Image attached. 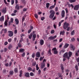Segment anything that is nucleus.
<instances>
[{"label":"nucleus","instance_id":"nucleus-1","mask_svg":"<svg viewBox=\"0 0 79 79\" xmlns=\"http://www.w3.org/2000/svg\"><path fill=\"white\" fill-rule=\"evenodd\" d=\"M49 13H51L49 16V18L50 19H52V20H53V21L55 20V19H56V17H54V16H55V11H54L53 10H50Z\"/></svg>","mask_w":79,"mask_h":79},{"label":"nucleus","instance_id":"nucleus-2","mask_svg":"<svg viewBox=\"0 0 79 79\" xmlns=\"http://www.w3.org/2000/svg\"><path fill=\"white\" fill-rule=\"evenodd\" d=\"M68 26H69V23H67V22H65L64 23L63 28L64 29H66V28L68 27Z\"/></svg>","mask_w":79,"mask_h":79},{"label":"nucleus","instance_id":"nucleus-3","mask_svg":"<svg viewBox=\"0 0 79 79\" xmlns=\"http://www.w3.org/2000/svg\"><path fill=\"white\" fill-rule=\"evenodd\" d=\"M56 37V35H55L54 36H51L48 38L49 40H54Z\"/></svg>","mask_w":79,"mask_h":79},{"label":"nucleus","instance_id":"nucleus-4","mask_svg":"<svg viewBox=\"0 0 79 79\" xmlns=\"http://www.w3.org/2000/svg\"><path fill=\"white\" fill-rule=\"evenodd\" d=\"M8 36L9 37H12L13 36V32L12 31H8Z\"/></svg>","mask_w":79,"mask_h":79},{"label":"nucleus","instance_id":"nucleus-5","mask_svg":"<svg viewBox=\"0 0 79 79\" xmlns=\"http://www.w3.org/2000/svg\"><path fill=\"white\" fill-rule=\"evenodd\" d=\"M70 48L71 50H74L75 49V47L72 44L70 45Z\"/></svg>","mask_w":79,"mask_h":79},{"label":"nucleus","instance_id":"nucleus-6","mask_svg":"<svg viewBox=\"0 0 79 79\" xmlns=\"http://www.w3.org/2000/svg\"><path fill=\"white\" fill-rule=\"evenodd\" d=\"M5 19V18H4V16H2L1 17H0V21L1 22H3Z\"/></svg>","mask_w":79,"mask_h":79},{"label":"nucleus","instance_id":"nucleus-7","mask_svg":"<svg viewBox=\"0 0 79 79\" xmlns=\"http://www.w3.org/2000/svg\"><path fill=\"white\" fill-rule=\"evenodd\" d=\"M79 5H78L75 6L74 7L73 9L74 10H78V9H79Z\"/></svg>","mask_w":79,"mask_h":79},{"label":"nucleus","instance_id":"nucleus-8","mask_svg":"<svg viewBox=\"0 0 79 79\" xmlns=\"http://www.w3.org/2000/svg\"><path fill=\"white\" fill-rule=\"evenodd\" d=\"M65 14V12L64 10H63L61 12V15L62 18L64 17V14Z\"/></svg>","mask_w":79,"mask_h":79},{"label":"nucleus","instance_id":"nucleus-9","mask_svg":"<svg viewBox=\"0 0 79 79\" xmlns=\"http://www.w3.org/2000/svg\"><path fill=\"white\" fill-rule=\"evenodd\" d=\"M68 52H66L64 54L63 56L64 58H67L68 59V57H69L68 55Z\"/></svg>","mask_w":79,"mask_h":79},{"label":"nucleus","instance_id":"nucleus-10","mask_svg":"<svg viewBox=\"0 0 79 79\" xmlns=\"http://www.w3.org/2000/svg\"><path fill=\"white\" fill-rule=\"evenodd\" d=\"M6 7L4 8L2 10V13L4 14L6 13Z\"/></svg>","mask_w":79,"mask_h":79},{"label":"nucleus","instance_id":"nucleus-11","mask_svg":"<svg viewBox=\"0 0 79 79\" xmlns=\"http://www.w3.org/2000/svg\"><path fill=\"white\" fill-rule=\"evenodd\" d=\"M36 56L37 58H39L40 56V53L39 52H37L36 54Z\"/></svg>","mask_w":79,"mask_h":79},{"label":"nucleus","instance_id":"nucleus-12","mask_svg":"<svg viewBox=\"0 0 79 79\" xmlns=\"http://www.w3.org/2000/svg\"><path fill=\"white\" fill-rule=\"evenodd\" d=\"M69 54V57H68V59L69 60V58L71 57V56L72 55V52H69L68 53Z\"/></svg>","mask_w":79,"mask_h":79},{"label":"nucleus","instance_id":"nucleus-13","mask_svg":"<svg viewBox=\"0 0 79 79\" xmlns=\"http://www.w3.org/2000/svg\"><path fill=\"white\" fill-rule=\"evenodd\" d=\"M40 44L41 45H43L44 44V41L43 40H41L40 41Z\"/></svg>","mask_w":79,"mask_h":79},{"label":"nucleus","instance_id":"nucleus-14","mask_svg":"<svg viewBox=\"0 0 79 79\" xmlns=\"http://www.w3.org/2000/svg\"><path fill=\"white\" fill-rule=\"evenodd\" d=\"M68 46H69V44L65 43L64 46V48H66L67 47H68Z\"/></svg>","mask_w":79,"mask_h":79},{"label":"nucleus","instance_id":"nucleus-15","mask_svg":"<svg viewBox=\"0 0 79 79\" xmlns=\"http://www.w3.org/2000/svg\"><path fill=\"white\" fill-rule=\"evenodd\" d=\"M36 38V34H34L33 35V37H32V39L33 41H34V40H35V39Z\"/></svg>","mask_w":79,"mask_h":79},{"label":"nucleus","instance_id":"nucleus-16","mask_svg":"<svg viewBox=\"0 0 79 79\" xmlns=\"http://www.w3.org/2000/svg\"><path fill=\"white\" fill-rule=\"evenodd\" d=\"M4 26H6V27H7V26L8 25V21L6 20L4 23Z\"/></svg>","mask_w":79,"mask_h":79},{"label":"nucleus","instance_id":"nucleus-17","mask_svg":"<svg viewBox=\"0 0 79 79\" xmlns=\"http://www.w3.org/2000/svg\"><path fill=\"white\" fill-rule=\"evenodd\" d=\"M64 52H65V50L64 49L62 50H60L59 53L60 55H61V54H63V53H64Z\"/></svg>","mask_w":79,"mask_h":79},{"label":"nucleus","instance_id":"nucleus-18","mask_svg":"<svg viewBox=\"0 0 79 79\" xmlns=\"http://www.w3.org/2000/svg\"><path fill=\"white\" fill-rule=\"evenodd\" d=\"M25 76L27 77H29V73L28 72L26 73L25 74Z\"/></svg>","mask_w":79,"mask_h":79},{"label":"nucleus","instance_id":"nucleus-19","mask_svg":"<svg viewBox=\"0 0 79 79\" xmlns=\"http://www.w3.org/2000/svg\"><path fill=\"white\" fill-rule=\"evenodd\" d=\"M8 48L9 50H11V48H13V46H12V45H11V44H10L9 45Z\"/></svg>","mask_w":79,"mask_h":79},{"label":"nucleus","instance_id":"nucleus-20","mask_svg":"<svg viewBox=\"0 0 79 79\" xmlns=\"http://www.w3.org/2000/svg\"><path fill=\"white\" fill-rule=\"evenodd\" d=\"M64 31H61L60 32V35H64V34L65 33Z\"/></svg>","mask_w":79,"mask_h":79},{"label":"nucleus","instance_id":"nucleus-21","mask_svg":"<svg viewBox=\"0 0 79 79\" xmlns=\"http://www.w3.org/2000/svg\"><path fill=\"white\" fill-rule=\"evenodd\" d=\"M2 31H4V33H6V32H7V29L6 28L5 29H2Z\"/></svg>","mask_w":79,"mask_h":79},{"label":"nucleus","instance_id":"nucleus-22","mask_svg":"<svg viewBox=\"0 0 79 79\" xmlns=\"http://www.w3.org/2000/svg\"><path fill=\"white\" fill-rule=\"evenodd\" d=\"M19 52H22V53H23L24 52V49L21 48L19 50Z\"/></svg>","mask_w":79,"mask_h":79},{"label":"nucleus","instance_id":"nucleus-23","mask_svg":"<svg viewBox=\"0 0 79 79\" xmlns=\"http://www.w3.org/2000/svg\"><path fill=\"white\" fill-rule=\"evenodd\" d=\"M15 20L16 22V24H19V20H18V19H16Z\"/></svg>","mask_w":79,"mask_h":79},{"label":"nucleus","instance_id":"nucleus-24","mask_svg":"<svg viewBox=\"0 0 79 79\" xmlns=\"http://www.w3.org/2000/svg\"><path fill=\"white\" fill-rule=\"evenodd\" d=\"M50 6V3H47L46 4V7L47 8H48V7Z\"/></svg>","mask_w":79,"mask_h":79},{"label":"nucleus","instance_id":"nucleus-25","mask_svg":"<svg viewBox=\"0 0 79 79\" xmlns=\"http://www.w3.org/2000/svg\"><path fill=\"white\" fill-rule=\"evenodd\" d=\"M10 75H13L14 74V72L13 70H11L10 72Z\"/></svg>","mask_w":79,"mask_h":79},{"label":"nucleus","instance_id":"nucleus-26","mask_svg":"<svg viewBox=\"0 0 79 79\" xmlns=\"http://www.w3.org/2000/svg\"><path fill=\"white\" fill-rule=\"evenodd\" d=\"M14 72L17 73H18V69L17 68H15L14 69Z\"/></svg>","mask_w":79,"mask_h":79},{"label":"nucleus","instance_id":"nucleus-27","mask_svg":"<svg viewBox=\"0 0 79 79\" xmlns=\"http://www.w3.org/2000/svg\"><path fill=\"white\" fill-rule=\"evenodd\" d=\"M15 8L16 10H19V5H16L15 6Z\"/></svg>","mask_w":79,"mask_h":79},{"label":"nucleus","instance_id":"nucleus-28","mask_svg":"<svg viewBox=\"0 0 79 79\" xmlns=\"http://www.w3.org/2000/svg\"><path fill=\"white\" fill-rule=\"evenodd\" d=\"M45 67V63H43L41 65V68H44Z\"/></svg>","mask_w":79,"mask_h":79},{"label":"nucleus","instance_id":"nucleus-29","mask_svg":"<svg viewBox=\"0 0 79 79\" xmlns=\"http://www.w3.org/2000/svg\"><path fill=\"white\" fill-rule=\"evenodd\" d=\"M79 50L77 51L76 52V56H78V55H79Z\"/></svg>","mask_w":79,"mask_h":79},{"label":"nucleus","instance_id":"nucleus-30","mask_svg":"<svg viewBox=\"0 0 79 79\" xmlns=\"http://www.w3.org/2000/svg\"><path fill=\"white\" fill-rule=\"evenodd\" d=\"M76 0H69V2L71 3H74L76 2Z\"/></svg>","mask_w":79,"mask_h":79},{"label":"nucleus","instance_id":"nucleus-31","mask_svg":"<svg viewBox=\"0 0 79 79\" xmlns=\"http://www.w3.org/2000/svg\"><path fill=\"white\" fill-rule=\"evenodd\" d=\"M74 30H73L72 32H71V35H74L75 34Z\"/></svg>","mask_w":79,"mask_h":79},{"label":"nucleus","instance_id":"nucleus-32","mask_svg":"<svg viewBox=\"0 0 79 79\" xmlns=\"http://www.w3.org/2000/svg\"><path fill=\"white\" fill-rule=\"evenodd\" d=\"M71 42H74V41L75 40V39H74V38L73 37L71 39Z\"/></svg>","mask_w":79,"mask_h":79},{"label":"nucleus","instance_id":"nucleus-33","mask_svg":"<svg viewBox=\"0 0 79 79\" xmlns=\"http://www.w3.org/2000/svg\"><path fill=\"white\" fill-rule=\"evenodd\" d=\"M32 33H31L29 36V39H31V38H32Z\"/></svg>","mask_w":79,"mask_h":79},{"label":"nucleus","instance_id":"nucleus-34","mask_svg":"<svg viewBox=\"0 0 79 79\" xmlns=\"http://www.w3.org/2000/svg\"><path fill=\"white\" fill-rule=\"evenodd\" d=\"M55 8V6H50V10H52V9H53V8Z\"/></svg>","mask_w":79,"mask_h":79},{"label":"nucleus","instance_id":"nucleus-35","mask_svg":"<svg viewBox=\"0 0 79 79\" xmlns=\"http://www.w3.org/2000/svg\"><path fill=\"white\" fill-rule=\"evenodd\" d=\"M30 75L31 76H34V74L33 73L31 72L30 73Z\"/></svg>","mask_w":79,"mask_h":79},{"label":"nucleus","instance_id":"nucleus-36","mask_svg":"<svg viewBox=\"0 0 79 79\" xmlns=\"http://www.w3.org/2000/svg\"><path fill=\"white\" fill-rule=\"evenodd\" d=\"M75 68L76 69V71H78V66H77V65H76L75 66Z\"/></svg>","mask_w":79,"mask_h":79},{"label":"nucleus","instance_id":"nucleus-37","mask_svg":"<svg viewBox=\"0 0 79 79\" xmlns=\"http://www.w3.org/2000/svg\"><path fill=\"white\" fill-rule=\"evenodd\" d=\"M54 54H57L58 53V51L56 50L54 51Z\"/></svg>","mask_w":79,"mask_h":79},{"label":"nucleus","instance_id":"nucleus-38","mask_svg":"<svg viewBox=\"0 0 79 79\" xmlns=\"http://www.w3.org/2000/svg\"><path fill=\"white\" fill-rule=\"evenodd\" d=\"M31 56L32 58H34V57H35V53L34 52L32 53Z\"/></svg>","mask_w":79,"mask_h":79},{"label":"nucleus","instance_id":"nucleus-39","mask_svg":"<svg viewBox=\"0 0 79 79\" xmlns=\"http://www.w3.org/2000/svg\"><path fill=\"white\" fill-rule=\"evenodd\" d=\"M60 67L61 68V69L62 70H63V69H64V67H63V65H61Z\"/></svg>","mask_w":79,"mask_h":79},{"label":"nucleus","instance_id":"nucleus-40","mask_svg":"<svg viewBox=\"0 0 79 79\" xmlns=\"http://www.w3.org/2000/svg\"><path fill=\"white\" fill-rule=\"evenodd\" d=\"M36 67L37 71H38V70H39V68L38 67V65L37 64L36 65Z\"/></svg>","mask_w":79,"mask_h":79},{"label":"nucleus","instance_id":"nucleus-41","mask_svg":"<svg viewBox=\"0 0 79 79\" xmlns=\"http://www.w3.org/2000/svg\"><path fill=\"white\" fill-rule=\"evenodd\" d=\"M36 64V62H33L32 64V66H35V65Z\"/></svg>","mask_w":79,"mask_h":79},{"label":"nucleus","instance_id":"nucleus-42","mask_svg":"<svg viewBox=\"0 0 79 79\" xmlns=\"http://www.w3.org/2000/svg\"><path fill=\"white\" fill-rule=\"evenodd\" d=\"M14 2H15V1H14V0H11V5H13V4H14Z\"/></svg>","mask_w":79,"mask_h":79},{"label":"nucleus","instance_id":"nucleus-43","mask_svg":"<svg viewBox=\"0 0 79 79\" xmlns=\"http://www.w3.org/2000/svg\"><path fill=\"white\" fill-rule=\"evenodd\" d=\"M27 70L28 71H32V68L31 67H28Z\"/></svg>","mask_w":79,"mask_h":79},{"label":"nucleus","instance_id":"nucleus-44","mask_svg":"<svg viewBox=\"0 0 79 79\" xmlns=\"http://www.w3.org/2000/svg\"><path fill=\"white\" fill-rule=\"evenodd\" d=\"M65 10L66 11V14L68 13V10L67 8H65Z\"/></svg>","mask_w":79,"mask_h":79},{"label":"nucleus","instance_id":"nucleus-45","mask_svg":"<svg viewBox=\"0 0 79 79\" xmlns=\"http://www.w3.org/2000/svg\"><path fill=\"white\" fill-rule=\"evenodd\" d=\"M55 50H56V48H54L52 49V51H55Z\"/></svg>","mask_w":79,"mask_h":79},{"label":"nucleus","instance_id":"nucleus-46","mask_svg":"<svg viewBox=\"0 0 79 79\" xmlns=\"http://www.w3.org/2000/svg\"><path fill=\"white\" fill-rule=\"evenodd\" d=\"M48 53L49 55H52V53H51V49H49L48 51Z\"/></svg>","mask_w":79,"mask_h":79},{"label":"nucleus","instance_id":"nucleus-47","mask_svg":"<svg viewBox=\"0 0 79 79\" xmlns=\"http://www.w3.org/2000/svg\"><path fill=\"white\" fill-rule=\"evenodd\" d=\"M22 56L23 57H24L25 56V52H23L22 54Z\"/></svg>","mask_w":79,"mask_h":79},{"label":"nucleus","instance_id":"nucleus-48","mask_svg":"<svg viewBox=\"0 0 79 79\" xmlns=\"http://www.w3.org/2000/svg\"><path fill=\"white\" fill-rule=\"evenodd\" d=\"M20 36H21V37H22V38L23 36H25V35H24V34H22L20 35Z\"/></svg>","mask_w":79,"mask_h":79},{"label":"nucleus","instance_id":"nucleus-49","mask_svg":"<svg viewBox=\"0 0 79 79\" xmlns=\"http://www.w3.org/2000/svg\"><path fill=\"white\" fill-rule=\"evenodd\" d=\"M18 46L19 47H21V44H20V43H19L18 44Z\"/></svg>","mask_w":79,"mask_h":79},{"label":"nucleus","instance_id":"nucleus-50","mask_svg":"<svg viewBox=\"0 0 79 79\" xmlns=\"http://www.w3.org/2000/svg\"><path fill=\"white\" fill-rule=\"evenodd\" d=\"M10 21L11 23H13V18H11L10 19Z\"/></svg>","mask_w":79,"mask_h":79},{"label":"nucleus","instance_id":"nucleus-51","mask_svg":"<svg viewBox=\"0 0 79 79\" xmlns=\"http://www.w3.org/2000/svg\"><path fill=\"white\" fill-rule=\"evenodd\" d=\"M35 18H37V19L38 18V15H37V14H35Z\"/></svg>","mask_w":79,"mask_h":79},{"label":"nucleus","instance_id":"nucleus-52","mask_svg":"<svg viewBox=\"0 0 79 79\" xmlns=\"http://www.w3.org/2000/svg\"><path fill=\"white\" fill-rule=\"evenodd\" d=\"M54 32H55V31H54L53 30H52L51 32V34H53Z\"/></svg>","mask_w":79,"mask_h":79},{"label":"nucleus","instance_id":"nucleus-53","mask_svg":"<svg viewBox=\"0 0 79 79\" xmlns=\"http://www.w3.org/2000/svg\"><path fill=\"white\" fill-rule=\"evenodd\" d=\"M11 64H12V62H10L9 64V66H11Z\"/></svg>","mask_w":79,"mask_h":79},{"label":"nucleus","instance_id":"nucleus-54","mask_svg":"<svg viewBox=\"0 0 79 79\" xmlns=\"http://www.w3.org/2000/svg\"><path fill=\"white\" fill-rule=\"evenodd\" d=\"M11 39H9L8 40V42H11Z\"/></svg>","mask_w":79,"mask_h":79},{"label":"nucleus","instance_id":"nucleus-55","mask_svg":"<svg viewBox=\"0 0 79 79\" xmlns=\"http://www.w3.org/2000/svg\"><path fill=\"white\" fill-rule=\"evenodd\" d=\"M27 10V8H24L23 9V11H26Z\"/></svg>","mask_w":79,"mask_h":79},{"label":"nucleus","instance_id":"nucleus-56","mask_svg":"<svg viewBox=\"0 0 79 79\" xmlns=\"http://www.w3.org/2000/svg\"><path fill=\"white\" fill-rule=\"evenodd\" d=\"M8 43L7 42V41H6L4 43V45H7L8 44Z\"/></svg>","mask_w":79,"mask_h":79},{"label":"nucleus","instance_id":"nucleus-57","mask_svg":"<svg viewBox=\"0 0 79 79\" xmlns=\"http://www.w3.org/2000/svg\"><path fill=\"white\" fill-rule=\"evenodd\" d=\"M23 38H21V40H19V42H23Z\"/></svg>","mask_w":79,"mask_h":79},{"label":"nucleus","instance_id":"nucleus-58","mask_svg":"<svg viewBox=\"0 0 79 79\" xmlns=\"http://www.w3.org/2000/svg\"><path fill=\"white\" fill-rule=\"evenodd\" d=\"M14 34H17V30H15L14 31Z\"/></svg>","mask_w":79,"mask_h":79},{"label":"nucleus","instance_id":"nucleus-59","mask_svg":"<svg viewBox=\"0 0 79 79\" xmlns=\"http://www.w3.org/2000/svg\"><path fill=\"white\" fill-rule=\"evenodd\" d=\"M8 65H9V64L8 63H6V64H5V65L6 66H8Z\"/></svg>","mask_w":79,"mask_h":79},{"label":"nucleus","instance_id":"nucleus-60","mask_svg":"<svg viewBox=\"0 0 79 79\" xmlns=\"http://www.w3.org/2000/svg\"><path fill=\"white\" fill-rule=\"evenodd\" d=\"M31 29H30V30H29L28 31V34H29V33H30V32H31Z\"/></svg>","mask_w":79,"mask_h":79},{"label":"nucleus","instance_id":"nucleus-61","mask_svg":"<svg viewBox=\"0 0 79 79\" xmlns=\"http://www.w3.org/2000/svg\"><path fill=\"white\" fill-rule=\"evenodd\" d=\"M45 19V17H42L41 18V20L42 21H43Z\"/></svg>","mask_w":79,"mask_h":79},{"label":"nucleus","instance_id":"nucleus-62","mask_svg":"<svg viewBox=\"0 0 79 79\" xmlns=\"http://www.w3.org/2000/svg\"><path fill=\"white\" fill-rule=\"evenodd\" d=\"M4 2L6 4V5H7V2L6 1V0H4Z\"/></svg>","mask_w":79,"mask_h":79},{"label":"nucleus","instance_id":"nucleus-63","mask_svg":"<svg viewBox=\"0 0 79 79\" xmlns=\"http://www.w3.org/2000/svg\"><path fill=\"white\" fill-rule=\"evenodd\" d=\"M4 51L5 52H6V51H7V48H5Z\"/></svg>","mask_w":79,"mask_h":79},{"label":"nucleus","instance_id":"nucleus-64","mask_svg":"<svg viewBox=\"0 0 79 79\" xmlns=\"http://www.w3.org/2000/svg\"><path fill=\"white\" fill-rule=\"evenodd\" d=\"M77 62H79V57L77 59Z\"/></svg>","mask_w":79,"mask_h":79}]
</instances>
